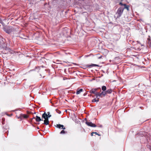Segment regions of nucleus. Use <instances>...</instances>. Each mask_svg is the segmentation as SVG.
I'll list each match as a JSON object with an SVG mask.
<instances>
[{
  "mask_svg": "<svg viewBox=\"0 0 151 151\" xmlns=\"http://www.w3.org/2000/svg\"><path fill=\"white\" fill-rule=\"evenodd\" d=\"M1 22H2V20L0 18V23H1Z\"/></svg>",
  "mask_w": 151,
  "mask_h": 151,
  "instance_id": "obj_23",
  "label": "nucleus"
},
{
  "mask_svg": "<svg viewBox=\"0 0 151 151\" xmlns=\"http://www.w3.org/2000/svg\"><path fill=\"white\" fill-rule=\"evenodd\" d=\"M35 117H33V118L32 119H35Z\"/></svg>",
  "mask_w": 151,
  "mask_h": 151,
  "instance_id": "obj_28",
  "label": "nucleus"
},
{
  "mask_svg": "<svg viewBox=\"0 0 151 151\" xmlns=\"http://www.w3.org/2000/svg\"><path fill=\"white\" fill-rule=\"evenodd\" d=\"M101 93V96H102V95L103 96H105L106 94H107L106 91H102Z\"/></svg>",
  "mask_w": 151,
  "mask_h": 151,
  "instance_id": "obj_16",
  "label": "nucleus"
},
{
  "mask_svg": "<svg viewBox=\"0 0 151 151\" xmlns=\"http://www.w3.org/2000/svg\"><path fill=\"white\" fill-rule=\"evenodd\" d=\"M101 89L103 91H105L106 89V86H103L102 87H101Z\"/></svg>",
  "mask_w": 151,
  "mask_h": 151,
  "instance_id": "obj_17",
  "label": "nucleus"
},
{
  "mask_svg": "<svg viewBox=\"0 0 151 151\" xmlns=\"http://www.w3.org/2000/svg\"><path fill=\"white\" fill-rule=\"evenodd\" d=\"M83 91V89L82 88L78 90V89H77L76 93L77 94H79L81 92H82Z\"/></svg>",
  "mask_w": 151,
  "mask_h": 151,
  "instance_id": "obj_14",
  "label": "nucleus"
},
{
  "mask_svg": "<svg viewBox=\"0 0 151 151\" xmlns=\"http://www.w3.org/2000/svg\"><path fill=\"white\" fill-rule=\"evenodd\" d=\"M59 111L60 112H58V113H59V114H60V113H61V112L60 111Z\"/></svg>",
  "mask_w": 151,
  "mask_h": 151,
  "instance_id": "obj_25",
  "label": "nucleus"
},
{
  "mask_svg": "<svg viewBox=\"0 0 151 151\" xmlns=\"http://www.w3.org/2000/svg\"><path fill=\"white\" fill-rule=\"evenodd\" d=\"M56 127L61 129H65V127L64 125L60 124H57Z\"/></svg>",
  "mask_w": 151,
  "mask_h": 151,
  "instance_id": "obj_6",
  "label": "nucleus"
},
{
  "mask_svg": "<svg viewBox=\"0 0 151 151\" xmlns=\"http://www.w3.org/2000/svg\"><path fill=\"white\" fill-rule=\"evenodd\" d=\"M92 101L93 102H96V99L95 98L94 99H93V100H92Z\"/></svg>",
  "mask_w": 151,
  "mask_h": 151,
  "instance_id": "obj_21",
  "label": "nucleus"
},
{
  "mask_svg": "<svg viewBox=\"0 0 151 151\" xmlns=\"http://www.w3.org/2000/svg\"><path fill=\"white\" fill-rule=\"evenodd\" d=\"M87 66L90 68V67H94V66H99V65H97L93 64H92L90 65H87Z\"/></svg>",
  "mask_w": 151,
  "mask_h": 151,
  "instance_id": "obj_11",
  "label": "nucleus"
},
{
  "mask_svg": "<svg viewBox=\"0 0 151 151\" xmlns=\"http://www.w3.org/2000/svg\"><path fill=\"white\" fill-rule=\"evenodd\" d=\"M66 133L65 131L64 130V129L62 130L60 133V134H64Z\"/></svg>",
  "mask_w": 151,
  "mask_h": 151,
  "instance_id": "obj_19",
  "label": "nucleus"
},
{
  "mask_svg": "<svg viewBox=\"0 0 151 151\" xmlns=\"http://www.w3.org/2000/svg\"><path fill=\"white\" fill-rule=\"evenodd\" d=\"M119 4L121 6H124V7H123V10H124V9H126L128 11H129V6L125 4H123L122 2H120Z\"/></svg>",
  "mask_w": 151,
  "mask_h": 151,
  "instance_id": "obj_2",
  "label": "nucleus"
},
{
  "mask_svg": "<svg viewBox=\"0 0 151 151\" xmlns=\"http://www.w3.org/2000/svg\"><path fill=\"white\" fill-rule=\"evenodd\" d=\"M93 134H96L98 135L99 136L100 135L98 133H97L96 132H93L92 133H91V136L93 135Z\"/></svg>",
  "mask_w": 151,
  "mask_h": 151,
  "instance_id": "obj_20",
  "label": "nucleus"
},
{
  "mask_svg": "<svg viewBox=\"0 0 151 151\" xmlns=\"http://www.w3.org/2000/svg\"><path fill=\"white\" fill-rule=\"evenodd\" d=\"M42 120L41 119L40 117L37 116H36V122H39Z\"/></svg>",
  "mask_w": 151,
  "mask_h": 151,
  "instance_id": "obj_13",
  "label": "nucleus"
},
{
  "mask_svg": "<svg viewBox=\"0 0 151 151\" xmlns=\"http://www.w3.org/2000/svg\"><path fill=\"white\" fill-rule=\"evenodd\" d=\"M47 114H46L45 112L42 115V117L45 119H47Z\"/></svg>",
  "mask_w": 151,
  "mask_h": 151,
  "instance_id": "obj_9",
  "label": "nucleus"
},
{
  "mask_svg": "<svg viewBox=\"0 0 151 151\" xmlns=\"http://www.w3.org/2000/svg\"><path fill=\"white\" fill-rule=\"evenodd\" d=\"M47 119H48V118H50V117L51 116V115H50V113L49 112H48L47 113Z\"/></svg>",
  "mask_w": 151,
  "mask_h": 151,
  "instance_id": "obj_18",
  "label": "nucleus"
},
{
  "mask_svg": "<svg viewBox=\"0 0 151 151\" xmlns=\"http://www.w3.org/2000/svg\"><path fill=\"white\" fill-rule=\"evenodd\" d=\"M4 30L7 33L9 34L12 31V28H4Z\"/></svg>",
  "mask_w": 151,
  "mask_h": 151,
  "instance_id": "obj_5",
  "label": "nucleus"
},
{
  "mask_svg": "<svg viewBox=\"0 0 151 151\" xmlns=\"http://www.w3.org/2000/svg\"><path fill=\"white\" fill-rule=\"evenodd\" d=\"M2 120L3 121H4V120H5V119H4V118H2Z\"/></svg>",
  "mask_w": 151,
  "mask_h": 151,
  "instance_id": "obj_24",
  "label": "nucleus"
},
{
  "mask_svg": "<svg viewBox=\"0 0 151 151\" xmlns=\"http://www.w3.org/2000/svg\"><path fill=\"white\" fill-rule=\"evenodd\" d=\"M107 94H110L112 92V90L111 89H109L106 91Z\"/></svg>",
  "mask_w": 151,
  "mask_h": 151,
  "instance_id": "obj_15",
  "label": "nucleus"
},
{
  "mask_svg": "<svg viewBox=\"0 0 151 151\" xmlns=\"http://www.w3.org/2000/svg\"><path fill=\"white\" fill-rule=\"evenodd\" d=\"M147 43H148V45L150 47L151 46V40L149 38H147Z\"/></svg>",
  "mask_w": 151,
  "mask_h": 151,
  "instance_id": "obj_10",
  "label": "nucleus"
},
{
  "mask_svg": "<svg viewBox=\"0 0 151 151\" xmlns=\"http://www.w3.org/2000/svg\"><path fill=\"white\" fill-rule=\"evenodd\" d=\"M95 95L96 96V97L97 99H99V98H100V97H101V93L98 92L96 93Z\"/></svg>",
  "mask_w": 151,
  "mask_h": 151,
  "instance_id": "obj_7",
  "label": "nucleus"
},
{
  "mask_svg": "<svg viewBox=\"0 0 151 151\" xmlns=\"http://www.w3.org/2000/svg\"><path fill=\"white\" fill-rule=\"evenodd\" d=\"M99 99H96L97 102H99Z\"/></svg>",
  "mask_w": 151,
  "mask_h": 151,
  "instance_id": "obj_22",
  "label": "nucleus"
},
{
  "mask_svg": "<svg viewBox=\"0 0 151 151\" xmlns=\"http://www.w3.org/2000/svg\"><path fill=\"white\" fill-rule=\"evenodd\" d=\"M118 40V39H116V40Z\"/></svg>",
  "mask_w": 151,
  "mask_h": 151,
  "instance_id": "obj_30",
  "label": "nucleus"
},
{
  "mask_svg": "<svg viewBox=\"0 0 151 151\" xmlns=\"http://www.w3.org/2000/svg\"><path fill=\"white\" fill-rule=\"evenodd\" d=\"M123 11V7H119L116 13L115 17H116V18H119L122 15Z\"/></svg>",
  "mask_w": 151,
  "mask_h": 151,
  "instance_id": "obj_1",
  "label": "nucleus"
},
{
  "mask_svg": "<svg viewBox=\"0 0 151 151\" xmlns=\"http://www.w3.org/2000/svg\"><path fill=\"white\" fill-rule=\"evenodd\" d=\"M102 127V126L101 125L100 126V127Z\"/></svg>",
  "mask_w": 151,
  "mask_h": 151,
  "instance_id": "obj_26",
  "label": "nucleus"
},
{
  "mask_svg": "<svg viewBox=\"0 0 151 151\" xmlns=\"http://www.w3.org/2000/svg\"><path fill=\"white\" fill-rule=\"evenodd\" d=\"M28 117V116L27 115L21 114H20V117L21 118H27Z\"/></svg>",
  "mask_w": 151,
  "mask_h": 151,
  "instance_id": "obj_8",
  "label": "nucleus"
},
{
  "mask_svg": "<svg viewBox=\"0 0 151 151\" xmlns=\"http://www.w3.org/2000/svg\"><path fill=\"white\" fill-rule=\"evenodd\" d=\"M86 123L88 126L92 127H96V125L95 124L92 123L91 122H86Z\"/></svg>",
  "mask_w": 151,
  "mask_h": 151,
  "instance_id": "obj_3",
  "label": "nucleus"
},
{
  "mask_svg": "<svg viewBox=\"0 0 151 151\" xmlns=\"http://www.w3.org/2000/svg\"><path fill=\"white\" fill-rule=\"evenodd\" d=\"M2 39L3 40H5V39H4V38H2Z\"/></svg>",
  "mask_w": 151,
  "mask_h": 151,
  "instance_id": "obj_27",
  "label": "nucleus"
},
{
  "mask_svg": "<svg viewBox=\"0 0 151 151\" xmlns=\"http://www.w3.org/2000/svg\"><path fill=\"white\" fill-rule=\"evenodd\" d=\"M2 124H4V122H2Z\"/></svg>",
  "mask_w": 151,
  "mask_h": 151,
  "instance_id": "obj_29",
  "label": "nucleus"
},
{
  "mask_svg": "<svg viewBox=\"0 0 151 151\" xmlns=\"http://www.w3.org/2000/svg\"><path fill=\"white\" fill-rule=\"evenodd\" d=\"M1 37H0V39H1Z\"/></svg>",
  "mask_w": 151,
  "mask_h": 151,
  "instance_id": "obj_31",
  "label": "nucleus"
},
{
  "mask_svg": "<svg viewBox=\"0 0 151 151\" xmlns=\"http://www.w3.org/2000/svg\"><path fill=\"white\" fill-rule=\"evenodd\" d=\"M49 121L48 120V119H45L44 120V124L46 125H47L49 124Z\"/></svg>",
  "mask_w": 151,
  "mask_h": 151,
  "instance_id": "obj_12",
  "label": "nucleus"
},
{
  "mask_svg": "<svg viewBox=\"0 0 151 151\" xmlns=\"http://www.w3.org/2000/svg\"><path fill=\"white\" fill-rule=\"evenodd\" d=\"M98 88H93L91 89L89 91V92L91 93L94 94L95 95L96 94L97 92V91Z\"/></svg>",
  "mask_w": 151,
  "mask_h": 151,
  "instance_id": "obj_4",
  "label": "nucleus"
}]
</instances>
